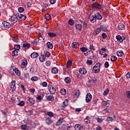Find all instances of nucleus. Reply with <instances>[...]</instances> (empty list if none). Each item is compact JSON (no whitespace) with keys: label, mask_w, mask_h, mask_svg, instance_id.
Masks as SVG:
<instances>
[{"label":"nucleus","mask_w":130,"mask_h":130,"mask_svg":"<svg viewBox=\"0 0 130 130\" xmlns=\"http://www.w3.org/2000/svg\"><path fill=\"white\" fill-rule=\"evenodd\" d=\"M82 23L83 28H87V27L88 26V23H87L86 21H82Z\"/></svg>","instance_id":"nucleus-56"},{"label":"nucleus","mask_w":130,"mask_h":130,"mask_svg":"<svg viewBox=\"0 0 130 130\" xmlns=\"http://www.w3.org/2000/svg\"><path fill=\"white\" fill-rule=\"evenodd\" d=\"M87 63L88 66H91L93 64V61L92 60H88Z\"/></svg>","instance_id":"nucleus-58"},{"label":"nucleus","mask_w":130,"mask_h":130,"mask_svg":"<svg viewBox=\"0 0 130 130\" xmlns=\"http://www.w3.org/2000/svg\"><path fill=\"white\" fill-rule=\"evenodd\" d=\"M17 16L18 17L20 20H26V19H27V16H26V15L22 14L21 13H18Z\"/></svg>","instance_id":"nucleus-10"},{"label":"nucleus","mask_w":130,"mask_h":130,"mask_svg":"<svg viewBox=\"0 0 130 130\" xmlns=\"http://www.w3.org/2000/svg\"><path fill=\"white\" fill-rule=\"evenodd\" d=\"M116 39H117V41H118V42H122V37H121V36L119 35L116 36Z\"/></svg>","instance_id":"nucleus-33"},{"label":"nucleus","mask_w":130,"mask_h":130,"mask_svg":"<svg viewBox=\"0 0 130 130\" xmlns=\"http://www.w3.org/2000/svg\"><path fill=\"white\" fill-rule=\"evenodd\" d=\"M80 95V91L79 90H74L72 93V98L74 99V100H77L79 98Z\"/></svg>","instance_id":"nucleus-2"},{"label":"nucleus","mask_w":130,"mask_h":130,"mask_svg":"<svg viewBox=\"0 0 130 130\" xmlns=\"http://www.w3.org/2000/svg\"><path fill=\"white\" fill-rule=\"evenodd\" d=\"M79 73L81 75H85L87 74V70L84 68H80L79 70Z\"/></svg>","instance_id":"nucleus-12"},{"label":"nucleus","mask_w":130,"mask_h":130,"mask_svg":"<svg viewBox=\"0 0 130 130\" xmlns=\"http://www.w3.org/2000/svg\"><path fill=\"white\" fill-rule=\"evenodd\" d=\"M46 123H47V124H51V123H52V120H51L50 118H47L46 119Z\"/></svg>","instance_id":"nucleus-42"},{"label":"nucleus","mask_w":130,"mask_h":130,"mask_svg":"<svg viewBox=\"0 0 130 130\" xmlns=\"http://www.w3.org/2000/svg\"><path fill=\"white\" fill-rule=\"evenodd\" d=\"M21 46L19 45H15L14 46V50H17L18 51V50H20Z\"/></svg>","instance_id":"nucleus-52"},{"label":"nucleus","mask_w":130,"mask_h":130,"mask_svg":"<svg viewBox=\"0 0 130 130\" xmlns=\"http://www.w3.org/2000/svg\"><path fill=\"white\" fill-rule=\"evenodd\" d=\"M84 122L87 124L90 123L91 122V118L89 116H86L84 119Z\"/></svg>","instance_id":"nucleus-23"},{"label":"nucleus","mask_w":130,"mask_h":130,"mask_svg":"<svg viewBox=\"0 0 130 130\" xmlns=\"http://www.w3.org/2000/svg\"><path fill=\"white\" fill-rule=\"evenodd\" d=\"M111 110L109 109V108H107L105 110H104L102 112L103 114H107L110 112Z\"/></svg>","instance_id":"nucleus-29"},{"label":"nucleus","mask_w":130,"mask_h":130,"mask_svg":"<svg viewBox=\"0 0 130 130\" xmlns=\"http://www.w3.org/2000/svg\"><path fill=\"white\" fill-rule=\"evenodd\" d=\"M125 28V26L124 25H119L118 26V30H124Z\"/></svg>","instance_id":"nucleus-46"},{"label":"nucleus","mask_w":130,"mask_h":130,"mask_svg":"<svg viewBox=\"0 0 130 130\" xmlns=\"http://www.w3.org/2000/svg\"><path fill=\"white\" fill-rule=\"evenodd\" d=\"M47 100H48V101L52 102L54 100V98H53L52 95H50L47 98Z\"/></svg>","instance_id":"nucleus-37"},{"label":"nucleus","mask_w":130,"mask_h":130,"mask_svg":"<svg viewBox=\"0 0 130 130\" xmlns=\"http://www.w3.org/2000/svg\"><path fill=\"white\" fill-rule=\"evenodd\" d=\"M126 96H127V98L130 99V90L126 91Z\"/></svg>","instance_id":"nucleus-63"},{"label":"nucleus","mask_w":130,"mask_h":130,"mask_svg":"<svg viewBox=\"0 0 130 130\" xmlns=\"http://www.w3.org/2000/svg\"><path fill=\"white\" fill-rule=\"evenodd\" d=\"M102 35L103 39H105V38H107V35L106 33H103Z\"/></svg>","instance_id":"nucleus-61"},{"label":"nucleus","mask_w":130,"mask_h":130,"mask_svg":"<svg viewBox=\"0 0 130 130\" xmlns=\"http://www.w3.org/2000/svg\"><path fill=\"white\" fill-rule=\"evenodd\" d=\"M72 46L73 48H75V49H76V48H79V46H80V44H79L78 42H75L72 44Z\"/></svg>","instance_id":"nucleus-14"},{"label":"nucleus","mask_w":130,"mask_h":130,"mask_svg":"<svg viewBox=\"0 0 130 130\" xmlns=\"http://www.w3.org/2000/svg\"><path fill=\"white\" fill-rule=\"evenodd\" d=\"M60 93L61 95H66V94H67V90L64 88H62L60 90Z\"/></svg>","instance_id":"nucleus-41"},{"label":"nucleus","mask_w":130,"mask_h":130,"mask_svg":"<svg viewBox=\"0 0 130 130\" xmlns=\"http://www.w3.org/2000/svg\"><path fill=\"white\" fill-rule=\"evenodd\" d=\"M11 23L15 24L18 22V15L17 14H13L11 16V18L9 19Z\"/></svg>","instance_id":"nucleus-3"},{"label":"nucleus","mask_w":130,"mask_h":130,"mask_svg":"<svg viewBox=\"0 0 130 130\" xmlns=\"http://www.w3.org/2000/svg\"><path fill=\"white\" fill-rule=\"evenodd\" d=\"M63 122V118H60L56 122V125H60Z\"/></svg>","instance_id":"nucleus-26"},{"label":"nucleus","mask_w":130,"mask_h":130,"mask_svg":"<svg viewBox=\"0 0 130 130\" xmlns=\"http://www.w3.org/2000/svg\"><path fill=\"white\" fill-rule=\"evenodd\" d=\"M27 100L28 101H29V103H30V104H32V105L35 104V101H34V100H33V99L30 98V97H27Z\"/></svg>","instance_id":"nucleus-28"},{"label":"nucleus","mask_w":130,"mask_h":130,"mask_svg":"<svg viewBox=\"0 0 130 130\" xmlns=\"http://www.w3.org/2000/svg\"><path fill=\"white\" fill-rule=\"evenodd\" d=\"M21 128L22 130L32 129V126H29V125H28V124H22L21 126Z\"/></svg>","instance_id":"nucleus-5"},{"label":"nucleus","mask_w":130,"mask_h":130,"mask_svg":"<svg viewBox=\"0 0 130 130\" xmlns=\"http://www.w3.org/2000/svg\"><path fill=\"white\" fill-rule=\"evenodd\" d=\"M75 27L76 30H78V31H82V29H83V26L80 24H76Z\"/></svg>","instance_id":"nucleus-21"},{"label":"nucleus","mask_w":130,"mask_h":130,"mask_svg":"<svg viewBox=\"0 0 130 130\" xmlns=\"http://www.w3.org/2000/svg\"><path fill=\"white\" fill-rule=\"evenodd\" d=\"M64 82L67 84H70V83H71V78L70 77H66L64 79Z\"/></svg>","instance_id":"nucleus-47"},{"label":"nucleus","mask_w":130,"mask_h":130,"mask_svg":"<svg viewBox=\"0 0 130 130\" xmlns=\"http://www.w3.org/2000/svg\"><path fill=\"white\" fill-rule=\"evenodd\" d=\"M19 55V52L17 50H14L12 52V56H18Z\"/></svg>","instance_id":"nucleus-38"},{"label":"nucleus","mask_w":130,"mask_h":130,"mask_svg":"<svg viewBox=\"0 0 130 130\" xmlns=\"http://www.w3.org/2000/svg\"><path fill=\"white\" fill-rule=\"evenodd\" d=\"M31 80L33 81V82H35V81H38L39 78L36 76H34L31 78Z\"/></svg>","instance_id":"nucleus-55"},{"label":"nucleus","mask_w":130,"mask_h":130,"mask_svg":"<svg viewBox=\"0 0 130 130\" xmlns=\"http://www.w3.org/2000/svg\"><path fill=\"white\" fill-rule=\"evenodd\" d=\"M68 23L71 26H73V25H74V24H75V21H74V20L73 19H69V20L68 21Z\"/></svg>","instance_id":"nucleus-49"},{"label":"nucleus","mask_w":130,"mask_h":130,"mask_svg":"<svg viewBox=\"0 0 130 130\" xmlns=\"http://www.w3.org/2000/svg\"><path fill=\"white\" fill-rule=\"evenodd\" d=\"M47 46L49 49H52L53 48V45L51 42L47 43Z\"/></svg>","instance_id":"nucleus-30"},{"label":"nucleus","mask_w":130,"mask_h":130,"mask_svg":"<svg viewBox=\"0 0 130 130\" xmlns=\"http://www.w3.org/2000/svg\"><path fill=\"white\" fill-rule=\"evenodd\" d=\"M91 100H92V95H91V93H88L86 94L85 97V101L86 103H90Z\"/></svg>","instance_id":"nucleus-6"},{"label":"nucleus","mask_w":130,"mask_h":130,"mask_svg":"<svg viewBox=\"0 0 130 130\" xmlns=\"http://www.w3.org/2000/svg\"><path fill=\"white\" fill-rule=\"evenodd\" d=\"M103 105H104L105 106H107L108 107L109 105H110V101L107 100V101H103L102 103Z\"/></svg>","instance_id":"nucleus-17"},{"label":"nucleus","mask_w":130,"mask_h":130,"mask_svg":"<svg viewBox=\"0 0 130 130\" xmlns=\"http://www.w3.org/2000/svg\"><path fill=\"white\" fill-rule=\"evenodd\" d=\"M75 130H80L81 129V125L79 124H77L75 125Z\"/></svg>","instance_id":"nucleus-48"},{"label":"nucleus","mask_w":130,"mask_h":130,"mask_svg":"<svg viewBox=\"0 0 130 130\" xmlns=\"http://www.w3.org/2000/svg\"><path fill=\"white\" fill-rule=\"evenodd\" d=\"M100 27L101 29H102V30L104 31V32H106V31H107V27H106L105 25H101Z\"/></svg>","instance_id":"nucleus-36"},{"label":"nucleus","mask_w":130,"mask_h":130,"mask_svg":"<svg viewBox=\"0 0 130 130\" xmlns=\"http://www.w3.org/2000/svg\"><path fill=\"white\" fill-rule=\"evenodd\" d=\"M108 93H109V90L108 89L105 90L103 93L104 96H107V94H108Z\"/></svg>","instance_id":"nucleus-54"},{"label":"nucleus","mask_w":130,"mask_h":130,"mask_svg":"<svg viewBox=\"0 0 130 130\" xmlns=\"http://www.w3.org/2000/svg\"><path fill=\"white\" fill-rule=\"evenodd\" d=\"M21 67L22 68H26L27 67V60H24L22 62H21Z\"/></svg>","instance_id":"nucleus-35"},{"label":"nucleus","mask_w":130,"mask_h":130,"mask_svg":"<svg viewBox=\"0 0 130 130\" xmlns=\"http://www.w3.org/2000/svg\"><path fill=\"white\" fill-rule=\"evenodd\" d=\"M13 41L14 42H18V36H14L13 37Z\"/></svg>","instance_id":"nucleus-57"},{"label":"nucleus","mask_w":130,"mask_h":130,"mask_svg":"<svg viewBox=\"0 0 130 130\" xmlns=\"http://www.w3.org/2000/svg\"><path fill=\"white\" fill-rule=\"evenodd\" d=\"M46 58V56L45 55H40L39 57L40 61H41V62H43V61H45Z\"/></svg>","instance_id":"nucleus-22"},{"label":"nucleus","mask_w":130,"mask_h":130,"mask_svg":"<svg viewBox=\"0 0 130 130\" xmlns=\"http://www.w3.org/2000/svg\"><path fill=\"white\" fill-rule=\"evenodd\" d=\"M2 24L4 26V28H6V29H9V28L11 27V23L7 21H3Z\"/></svg>","instance_id":"nucleus-9"},{"label":"nucleus","mask_w":130,"mask_h":130,"mask_svg":"<svg viewBox=\"0 0 130 130\" xmlns=\"http://www.w3.org/2000/svg\"><path fill=\"white\" fill-rule=\"evenodd\" d=\"M48 36L49 37L53 38L54 37H56V34H54L53 32H49Z\"/></svg>","instance_id":"nucleus-39"},{"label":"nucleus","mask_w":130,"mask_h":130,"mask_svg":"<svg viewBox=\"0 0 130 130\" xmlns=\"http://www.w3.org/2000/svg\"><path fill=\"white\" fill-rule=\"evenodd\" d=\"M116 59H117V57H116L115 56H112L111 57V61H113V62H114Z\"/></svg>","instance_id":"nucleus-53"},{"label":"nucleus","mask_w":130,"mask_h":130,"mask_svg":"<svg viewBox=\"0 0 130 130\" xmlns=\"http://www.w3.org/2000/svg\"><path fill=\"white\" fill-rule=\"evenodd\" d=\"M29 91L30 93H32V94H34L35 93V88L29 89Z\"/></svg>","instance_id":"nucleus-60"},{"label":"nucleus","mask_w":130,"mask_h":130,"mask_svg":"<svg viewBox=\"0 0 130 130\" xmlns=\"http://www.w3.org/2000/svg\"><path fill=\"white\" fill-rule=\"evenodd\" d=\"M68 105H69V101H68V100H65L61 104V106L63 108L67 107Z\"/></svg>","instance_id":"nucleus-18"},{"label":"nucleus","mask_w":130,"mask_h":130,"mask_svg":"<svg viewBox=\"0 0 130 130\" xmlns=\"http://www.w3.org/2000/svg\"><path fill=\"white\" fill-rule=\"evenodd\" d=\"M73 64V61L72 60H69L67 63V67L68 69H70L72 67V64Z\"/></svg>","instance_id":"nucleus-27"},{"label":"nucleus","mask_w":130,"mask_h":130,"mask_svg":"<svg viewBox=\"0 0 130 130\" xmlns=\"http://www.w3.org/2000/svg\"><path fill=\"white\" fill-rule=\"evenodd\" d=\"M105 67L107 69V68L109 67V63L108 61H106L105 63Z\"/></svg>","instance_id":"nucleus-62"},{"label":"nucleus","mask_w":130,"mask_h":130,"mask_svg":"<svg viewBox=\"0 0 130 130\" xmlns=\"http://www.w3.org/2000/svg\"><path fill=\"white\" fill-rule=\"evenodd\" d=\"M18 11L19 13H23V12H24V8H23V7H19L18 8Z\"/></svg>","instance_id":"nucleus-59"},{"label":"nucleus","mask_w":130,"mask_h":130,"mask_svg":"<svg viewBox=\"0 0 130 130\" xmlns=\"http://www.w3.org/2000/svg\"><path fill=\"white\" fill-rule=\"evenodd\" d=\"M126 77L127 78V79H130V72H128L126 74Z\"/></svg>","instance_id":"nucleus-64"},{"label":"nucleus","mask_w":130,"mask_h":130,"mask_svg":"<svg viewBox=\"0 0 130 130\" xmlns=\"http://www.w3.org/2000/svg\"><path fill=\"white\" fill-rule=\"evenodd\" d=\"M13 71L14 72H15V74H16V75L18 76V77H20V76H21V72H20V71H19L18 69H14Z\"/></svg>","instance_id":"nucleus-32"},{"label":"nucleus","mask_w":130,"mask_h":130,"mask_svg":"<svg viewBox=\"0 0 130 130\" xmlns=\"http://www.w3.org/2000/svg\"><path fill=\"white\" fill-rule=\"evenodd\" d=\"M23 47L25 48V49H27V48H30V47H31V45L29 43H25L23 44Z\"/></svg>","instance_id":"nucleus-24"},{"label":"nucleus","mask_w":130,"mask_h":130,"mask_svg":"<svg viewBox=\"0 0 130 130\" xmlns=\"http://www.w3.org/2000/svg\"><path fill=\"white\" fill-rule=\"evenodd\" d=\"M47 115H48L50 117H53L54 116V113H53V112L51 111L48 112L47 113Z\"/></svg>","instance_id":"nucleus-43"},{"label":"nucleus","mask_w":130,"mask_h":130,"mask_svg":"<svg viewBox=\"0 0 130 130\" xmlns=\"http://www.w3.org/2000/svg\"><path fill=\"white\" fill-rule=\"evenodd\" d=\"M45 18L47 20H50L51 19V16L49 14H47L45 15Z\"/></svg>","instance_id":"nucleus-50"},{"label":"nucleus","mask_w":130,"mask_h":130,"mask_svg":"<svg viewBox=\"0 0 130 130\" xmlns=\"http://www.w3.org/2000/svg\"><path fill=\"white\" fill-rule=\"evenodd\" d=\"M106 51V48H102L100 51V54H101L102 55H103V53Z\"/></svg>","instance_id":"nucleus-40"},{"label":"nucleus","mask_w":130,"mask_h":130,"mask_svg":"<svg viewBox=\"0 0 130 130\" xmlns=\"http://www.w3.org/2000/svg\"><path fill=\"white\" fill-rule=\"evenodd\" d=\"M96 120L99 123H102V122H103V121L104 120V119L98 117L96 118Z\"/></svg>","instance_id":"nucleus-45"},{"label":"nucleus","mask_w":130,"mask_h":130,"mask_svg":"<svg viewBox=\"0 0 130 130\" xmlns=\"http://www.w3.org/2000/svg\"><path fill=\"white\" fill-rule=\"evenodd\" d=\"M89 49L90 50V52H92V53H93V52H94V50H95V47H94V46H93V45H90L89 46Z\"/></svg>","instance_id":"nucleus-44"},{"label":"nucleus","mask_w":130,"mask_h":130,"mask_svg":"<svg viewBox=\"0 0 130 130\" xmlns=\"http://www.w3.org/2000/svg\"><path fill=\"white\" fill-rule=\"evenodd\" d=\"M11 88L12 91H15L17 88L16 87V81L15 80H12L11 82Z\"/></svg>","instance_id":"nucleus-8"},{"label":"nucleus","mask_w":130,"mask_h":130,"mask_svg":"<svg viewBox=\"0 0 130 130\" xmlns=\"http://www.w3.org/2000/svg\"><path fill=\"white\" fill-rule=\"evenodd\" d=\"M44 97V95L43 94H41L40 95L38 94L36 96L37 100H38V101H42L43 100V98Z\"/></svg>","instance_id":"nucleus-13"},{"label":"nucleus","mask_w":130,"mask_h":130,"mask_svg":"<svg viewBox=\"0 0 130 130\" xmlns=\"http://www.w3.org/2000/svg\"><path fill=\"white\" fill-rule=\"evenodd\" d=\"M17 105L18 106H21L23 107L24 106V105H25V102H24L23 101H21L19 102V104H17Z\"/></svg>","instance_id":"nucleus-51"},{"label":"nucleus","mask_w":130,"mask_h":130,"mask_svg":"<svg viewBox=\"0 0 130 130\" xmlns=\"http://www.w3.org/2000/svg\"><path fill=\"white\" fill-rule=\"evenodd\" d=\"M96 19L95 17V15H93L90 18V21L91 23H95V22H96Z\"/></svg>","instance_id":"nucleus-31"},{"label":"nucleus","mask_w":130,"mask_h":130,"mask_svg":"<svg viewBox=\"0 0 130 130\" xmlns=\"http://www.w3.org/2000/svg\"><path fill=\"white\" fill-rule=\"evenodd\" d=\"M80 50L82 51V52H85L84 53V54L86 56H87V55H89V52H88V48L85 47H82L80 48Z\"/></svg>","instance_id":"nucleus-7"},{"label":"nucleus","mask_w":130,"mask_h":130,"mask_svg":"<svg viewBox=\"0 0 130 130\" xmlns=\"http://www.w3.org/2000/svg\"><path fill=\"white\" fill-rule=\"evenodd\" d=\"M114 119H113V118H112V117H108L107 119H106V121L107 122H108V123H110V122H112V121H114Z\"/></svg>","instance_id":"nucleus-25"},{"label":"nucleus","mask_w":130,"mask_h":130,"mask_svg":"<svg viewBox=\"0 0 130 130\" xmlns=\"http://www.w3.org/2000/svg\"><path fill=\"white\" fill-rule=\"evenodd\" d=\"M117 56L121 57V56H123L124 55V53L122 50H120L117 51L116 52Z\"/></svg>","instance_id":"nucleus-16"},{"label":"nucleus","mask_w":130,"mask_h":130,"mask_svg":"<svg viewBox=\"0 0 130 130\" xmlns=\"http://www.w3.org/2000/svg\"><path fill=\"white\" fill-rule=\"evenodd\" d=\"M48 90L51 95H53V94H54L55 93V91H56V90L55 89V88H54L53 86L51 85H49Z\"/></svg>","instance_id":"nucleus-4"},{"label":"nucleus","mask_w":130,"mask_h":130,"mask_svg":"<svg viewBox=\"0 0 130 130\" xmlns=\"http://www.w3.org/2000/svg\"><path fill=\"white\" fill-rule=\"evenodd\" d=\"M101 32V28L100 27H98L96 29H94L93 31V35L95 36L98 35Z\"/></svg>","instance_id":"nucleus-15"},{"label":"nucleus","mask_w":130,"mask_h":130,"mask_svg":"<svg viewBox=\"0 0 130 130\" xmlns=\"http://www.w3.org/2000/svg\"><path fill=\"white\" fill-rule=\"evenodd\" d=\"M39 56V54L37 52H33L31 54L30 57L31 58H36Z\"/></svg>","instance_id":"nucleus-20"},{"label":"nucleus","mask_w":130,"mask_h":130,"mask_svg":"<svg viewBox=\"0 0 130 130\" xmlns=\"http://www.w3.org/2000/svg\"><path fill=\"white\" fill-rule=\"evenodd\" d=\"M100 67H101V63L100 62L96 63L95 65L92 68L93 73H95V74H98V73L100 72Z\"/></svg>","instance_id":"nucleus-1"},{"label":"nucleus","mask_w":130,"mask_h":130,"mask_svg":"<svg viewBox=\"0 0 130 130\" xmlns=\"http://www.w3.org/2000/svg\"><path fill=\"white\" fill-rule=\"evenodd\" d=\"M52 74H57L58 73V69L56 67H54L52 69Z\"/></svg>","instance_id":"nucleus-34"},{"label":"nucleus","mask_w":130,"mask_h":130,"mask_svg":"<svg viewBox=\"0 0 130 130\" xmlns=\"http://www.w3.org/2000/svg\"><path fill=\"white\" fill-rule=\"evenodd\" d=\"M94 17L95 19H98V20H102V15L100 14L99 13H96L94 14Z\"/></svg>","instance_id":"nucleus-19"},{"label":"nucleus","mask_w":130,"mask_h":130,"mask_svg":"<svg viewBox=\"0 0 130 130\" xmlns=\"http://www.w3.org/2000/svg\"><path fill=\"white\" fill-rule=\"evenodd\" d=\"M92 7H93L94 9H99V10H101L102 9V6H101V5L98 3L93 4Z\"/></svg>","instance_id":"nucleus-11"}]
</instances>
